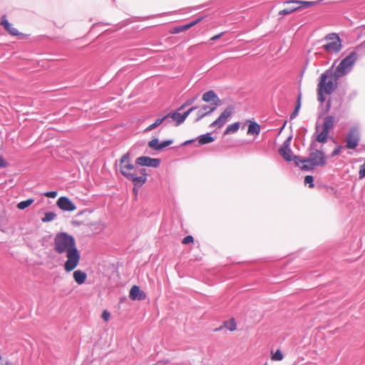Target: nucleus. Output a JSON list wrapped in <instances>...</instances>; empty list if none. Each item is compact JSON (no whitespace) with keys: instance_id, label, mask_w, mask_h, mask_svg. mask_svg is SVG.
<instances>
[{"instance_id":"45","label":"nucleus","mask_w":365,"mask_h":365,"mask_svg":"<svg viewBox=\"0 0 365 365\" xmlns=\"http://www.w3.org/2000/svg\"><path fill=\"white\" fill-rule=\"evenodd\" d=\"M185 105L182 106L181 108H180V110L184 108Z\"/></svg>"},{"instance_id":"19","label":"nucleus","mask_w":365,"mask_h":365,"mask_svg":"<svg viewBox=\"0 0 365 365\" xmlns=\"http://www.w3.org/2000/svg\"><path fill=\"white\" fill-rule=\"evenodd\" d=\"M319 1H297L292 0L291 3L297 4L299 9L302 8H307L310 6H317L319 4Z\"/></svg>"},{"instance_id":"18","label":"nucleus","mask_w":365,"mask_h":365,"mask_svg":"<svg viewBox=\"0 0 365 365\" xmlns=\"http://www.w3.org/2000/svg\"><path fill=\"white\" fill-rule=\"evenodd\" d=\"M73 277L74 281L79 285L83 284L86 282L87 279V274L85 272L77 269V270H73Z\"/></svg>"},{"instance_id":"39","label":"nucleus","mask_w":365,"mask_h":365,"mask_svg":"<svg viewBox=\"0 0 365 365\" xmlns=\"http://www.w3.org/2000/svg\"><path fill=\"white\" fill-rule=\"evenodd\" d=\"M7 166V163L2 156H0V168H4Z\"/></svg>"},{"instance_id":"5","label":"nucleus","mask_w":365,"mask_h":365,"mask_svg":"<svg viewBox=\"0 0 365 365\" xmlns=\"http://www.w3.org/2000/svg\"><path fill=\"white\" fill-rule=\"evenodd\" d=\"M322 48L328 53H336L341 48V41L338 34H329L323 39Z\"/></svg>"},{"instance_id":"21","label":"nucleus","mask_w":365,"mask_h":365,"mask_svg":"<svg viewBox=\"0 0 365 365\" xmlns=\"http://www.w3.org/2000/svg\"><path fill=\"white\" fill-rule=\"evenodd\" d=\"M261 127L260 125L254 121H250L248 129H247V134L248 135H258L260 133Z\"/></svg>"},{"instance_id":"44","label":"nucleus","mask_w":365,"mask_h":365,"mask_svg":"<svg viewBox=\"0 0 365 365\" xmlns=\"http://www.w3.org/2000/svg\"><path fill=\"white\" fill-rule=\"evenodd\" d=\"M192 140H187L185 143V145H187V144H189L190 143H191Z\"/></svg>"},{"instance_id":"2","label":"nucleus","mask_w":365,"mask_h":365,"mask_svg":"<svg viewBox=\"0 0 365 365\" xmlns=\"http://www.w3.org/2000/svg\"><path fill=\"white\" fill-rule=\"evenodd\" d=\"M119 171L133 185L142 187L147 181L148 173L145 168L135 167L132 163L129 153L124 154L119 160Z\"/></svg>"},{"instance_id":"25","label":"nucleus","mask_w":365,"mask_h":365,"mask_svg":"<svg viewBox=\"0 0 365 365\" xmlns=\"http://www.w3.org/2000/svg\"><path fill=\"white\" fill-rule=\"evenodd\" d=\"M240 127V123L239 122L232 123L227 127L226 130L224 132V135H226L235 133L239 130Z\"/></svg>"},{"instance_id":"8","label":"nucleus","mask_w":365,"mask_h":365,"mask_svg":"<svg viewBox=\"0 0 365 365\" xmlns=\"http://www.w3.org/2000/svg\"><path fill=\"white\" fill-rule=\"evenodd\" d=\"M359 133L356 128H352L349 131L346 142V148L349 149H355L359 144Z\"/></svg>"},{"instance_id":"14","label":"nucleus","mask_w":365,"mask_h":365,"mask_svg":"<svg viewBox=\"0 0 365 365\" xmlns=\"http://www.w3.org/2000/svg\"><path fill=\"white\" fill-rule=\"evenodd\" d=\"M0 24L11 36H15L21 34L19 30L14 27L13 24L9 22L6 15H3L1 17Z\"/></svg>"},{"instance_id":"38","label":"nucleus","mask_w":365,"mask_h":365,"mask_svg":"<svg viewBox=\"0 0 365 365\" xmlns=\"http://www.w3.org/2000/svg\"><path fill=\"white\" fill-rule=\"evenodd\" d=\"M58 192L56 191L46 192L44 195L47 197L54 198L57 196Z\"/></svg>"},{"instance_id":"33","label":"nucleus","mask_w":365,"mask_h":365,"mask_svg":"<svg viewBox=\"0 0 365 365\" xmlns=\"http://www.w3.org/2000/svg\"><path fill=\"white\" fill-rule=\"evenodd\" d=\"M300 101H301V96L299 95L298 96V98H297V106L295 108V110H294V112L291 115V118H295L297 115L299 109L300 108Z\"/></svg>"},{"instance_id":"1","label":"nucleus","mask_w":365,"mask_h":365,"mask_svg":"<svg viewBox=\"0 0 365 365\" xmlns=\"http://www.w3.org/2000/svg\"><path fill=\"white\" fill-rule=\"evenodd\" d=\"M52 246L56 254L65 256L63 269L66 272H71L78 266L81 254L73 236L66 232H59L54 235Z\"/></svg>"},{"instance_id":"9","label":"nucleus","mask_w":365,"mask_h":365,"mask_svg":"<svg viewBox=\"0 0 365 365\" xmlns=\"http://www.w3.org/2000/svg\"><path fill=\"white\" fill-rule=\"evenodd\" d=\"M135 163L140 166L158 168L160 165V160L158 158H151L148 156H141L136 159Z\"/></svg>"},{"instance_id":"31","label":"nucleus","mask_w":365,"mask_h":365,"mask_svg":"<svg viewBox=\"0 0 365 365\" xmlns=\"http://www.w3.org/2000/svg\"><path fill=\"white\" fill-rule=\"evenodd\" d=\"M187 31L185 25L174 27L170 30V33L172 34H178Z\"/></svg>"},{"instance_id":"6","label":"nucleus","mask_w":365,"mask_h":365,"mask_svg":"<svg viewBox=\"0 0 365 365\" xmlns=\"http://www.w3.org/2000/svg\"><path fill=\"white\" fill-rule=\"evenodd\" d=\"M356 60V55L355 53H351L349 56L344 58L340 63L334 68V72L339 75V77H342L348 73Z\"/></svg>"},{"instance_id":"27","label":"nucleus","mask_w":365,"mask_h":365,"mask_svg":"<svg viewBox=\"0 0 365 365\" xmlns=\"http://www.w3.org/2000/svg\"><path fill=\"white\" fill-rule=\"evenodd\" d=\"M224 327L230 331H234L237 329V324L234 319H230L225 322L224 323Z\"/></svg>"},{"instance_id":"10","label":"nucleus","mask_w":365,"mask_h":365,"mask_svg":"<svg viewBox=\"0 0 365 365\" xmlns=\"http://www.w3.org/2000/svg\"><path fill=\"white\" fill-rule=\"evenodd\" d=\"M56 205L63 211L72 212L76 210L75 204L67 197H60Z\"/></svg>"},{"instance_id":"36","label":"nucleus","mask_w":365,"mask_h":365,"mask_svg":"<svg viewBox=\"0 0 365 365\" xmlns=\"http://www.w3.org/2000/svg\"><path fill=\"white\" fill-rule=\"evenodd\" d=\"M365 177V163L360 167L359 171V178L362 179Z\"/></svg>"},{"instance_id":"20","label":"nucleus","mask_w":365,"mask_h":365,"mask_svg":"<svg viewBox=\"0 0 365 365\" xmlns=\"http://www.w3.org/2000/svg\"><path fill=\"white\" fill-rule=\"evenodd\" d=\"M279 153L282 155L284 159L288 162L292 160V152L291 149L289 148V145H284L282 148L279 149Z\"/></svg>"},{"instance_id":"12","label":"nucleus","mask_w":365,"mask_h":365,"mask_svg":"<svg viewBox=\"0 0 365 365\" xmlns=\"http://www.w3.org/2000/svg\"><path fill=\"white\" fill-rule=\"evenodd\" d=\"M146 297L147 295L145 292L141 290L139 286L133 285V287H131L129 292V298L131 300L143 301L145 300Z\"/></svg>"},{"instance_id":"35","label":"nucleus","mask_w":365,"mask_h":365,"mask_svg":"<svg viewBox=\"0 0 365 365\" xmlns=\"http://www.w3.org/2000/svg\"><path fill=\"white\" fill-rule=\"evenodd\" d=\"M193 242H194V238L192 235H187V236L185 237L182 240V243L184 245H187L189 243H193Z\"/></svg>"},{"instance_id":"4","label":"nucleus","mask_w":365,"mask_h":365,"mask_svg":"<svg viewBox=\"0 0 365 365\" xmlns=\"http://www.w3.org/2000/svg\"><path fill=\"white\" fill-rule=\"evenodd\" d=\"M294 163L302 170H310L316 166H324L327 164L326 157L322 151L314 150L311 152L309 158L300 160L297 157L294 158Z\"/></svg>"},{"instance_id":"13","label":"nucleus","mask_w":365,"mask_h":365,"mask_svg":"<svg viewBox=\"0 0 365 365\" xmlns=\"http://www.w3.org/2000/svg\"><path fill=\"white\" fill-rule=\"evenodd\" d=\"M202 100L207 103L211 102L210 106H216V108L221 105L220 99L213 91L205 93L202 96Z\"/></svg>"},{"instance_id":"17","label":"nucleus","mask_w":365,"mask_h":365,"mask_svg":"<svg viewBox=\"0 0 365 365\" xmlns=\"http://www.w3.org/2000/svg\"><path fill=\"white\" fill-rule=\"evenodd\" d=\"M291 2L292 1H289L284 3L286 6L284 9L279 11V15L285 16L299 10L297 4H294Z\"/></svg>"},{"instance_id":"11","label":"nucleus","mask_w":365,"mask_h":365,"mask_svg":"<svg viewBox=\"0 0 365 365\" xmlns=\"http://www.w3.org/2000/svg\"><path fill=\"white\" fill-rule=\"evenodd\" d=\"M196 109H197V106H194V107H192L191 108H190L186 112H185L183 114H181L178 112H175L173 113H169V114L165 115V117H166V118H169V117L171 118L173 120H175L176 122V125H178L180 123H183L185 120L187 115L191 112L195 110Z\"/></svg>"},{"instance_id":"40","label":"nucleus","mask_w":365,"mask_h":365,"mask_svg":"<svg viewBox=\"0 0 365 365\" xmlns=\"http://www.w3.org/2000/svg\"><path fill=\"white\" fill-rule=\"evenodd\" d=\"M341 148V147L339 146L338 148L334 149V151L331 153V155L332 156H336V155H339L340 153Z\"/></svg>"},{"instance_id":"42","label":"nucleus","mask_w":365,"mask_h":365,"mask_svg":"<svg viewBox=\"0 0 365 365\" xmlns=\"http://www.w3.org/2000/svg\"><path fill=\"white\" fill-rule=\"evenodd\" d=\"M138 187H139L138 186H135V185H134V187H133V192L135 193V195H138Z\"/></svg>"},{"instance_id":"28","label":"nucleus","mask_w":365,"mask_h":365,"mask_svg":"<svg viewBox=\"0 0 365 365\" xmlns=\"http://www.w3.org/2000/svg\"><path fill=\"white\" fill-rule=\"evenodd\" d=\"M34 199L29 198L26 200L21 201V202H19L17 204L16 207L19 210H24L26 207H29L34 202Z\"/></svg>"},{"instance_id":"30","label":"nucleus","mask_w":365,"mask_h":365,"mask_svg":"<svg viewBox=\"0 0 365 365\" xmlns=\"http://www.w3.org/2000/svg\"><path fill=\"white\" fill-rule=\"evenodd\" d=\"M56 217V214L53 212H46L44 217L41 219L43 222H48L53 220Z\"/></svg>"},{"instance_id":"26","label":"nucleus","mask_w":365,"mask_h":365,"mask_svg":"<svg viewBox=\"0 0 365 365\" xmlns=\"http://www.w3.org/2000/svg\"><path fill=\"white\" fill-rule=\"evenodd\" d=\"M329 133L322 128L316 138L317 141L320 143H325L327 141Z\"/></svg>"},{"instance_id":"16","label":"nucleus","mask_w":365,"mask_h":365,"mask_svg":"<svg viewBox=\"0 0 365 365\" xmlns=\"http://www.w3.org/2000/svg\"><path fill=\"white\" fill-rule=\"evenodd\" d=\"M172 143L173 141L170 140H165L163 143H159L158 138H153L148 143V146L152 149L160 150L163 148L170 145Z\"/></svg>"},{"instance_id":"37","label":"nucleus","mask_w":365,"mask_h":365,"mask_svg":"<svg viewBox=\"0 0 365 365\" xmlns=\"http://www.w3.org/2000/svg\"><path fill=\"white\" fill-rule=\"evenodd\" d=\"M110 317V314L107 310H104L102 313V319L105 322H108Z\"/></svg>"},{"instance_id":"43","label":"nucleus","mask_w":365,"mask_h":365,"mask_svg":"<svg viewBox=\"0 0 365 365\" xmlns=\"http://www.w3.org/2000/svg\"><path fill=\"white\" fill-rule=\"evenodd\" d=\"M330 108H331V100H329L327 103V111L329 110Z\"/></svg>"},{"instance_id":"23","label":"nucleus","mask_w":365,"mask_h":365,"mask_svg":"<svg viewBox=\"0 0 365 365\" xmlns=\"http://www.w3.org/2000/svg\"><path fill=\"white\" fill-rule=\"evenodd\" d=\"M334 125V118L331 115L326 116L324 119L322 128L329 132Z\"/></svg>"},{"instance_id":"34","label":"nucleus","mask_w":365,"mask_h":365,"mask_svg":"<svg viewBox=\"0 0 365 365\" xmlns=\"http://www.w3.org/2000/svg\"><path fill=\"white\" fill-rule=\"evenodd\" d=\"M305 184H309V187H314V179L312 175H307L304 178Z\"/></svg>"},{"instance_id":"32","label":"nucleus","mask_w":365,"mask_h":365,"mask_svg":"<svg viewBox=\"0 0 365 365\" xmlns=\"http://www.w3.org/2000/svg\"><path fill=\"white\" fill-rule=\"evenodd\" d=\"M202 17H200L187 24H185V27H186V29L188 30L190 29V28H192V26H195L196 24H197L198 23H200L202 20Z\"/></svg>"},{"instance_id":"29","label":"nucleus","mask_w":365,"mask_h":365,"mask_svg":"<svg viewBox=\"0 0 365 365\" xmlns=\"http://www.w3.org/2000/svg\"><path fill=\"white\" fill-rule=\"evenodd\" d=\"M166 119V117H163L162 118H158L155 120V121L150 125L148 127H147L145 129V132H148L154 128H155L156 127H158V125H160L163 121L164 120Z\"/></svg>"},{"instance_id":"24","label":"nucleus","mask_w":365,"mask_h":365,"mask_svg":"<svg viewBox=\"0 0 365 365\" xmlns=\"http://www.w3.org/2000/svg\"><path fill=\"white\" fill-rule=\"evenodd\" d=\"M284 354L279 349H277L276 351L272 350L270 351V359L272 361H281L284 359Z\"/></svg>"},{"instance_id":"7","label":"nucleus","mask_w":365,"mask_h":365,"mask_svg":"<svg viewBox=\"0 0 365 365\" xmlns=\"http://www.w3.org/2000/svg\"><path fill=\"white\" fill-rule=\"evenodd\" d=\"M234 112V108L232 106H228L224 109L220 113L218 118L214 120L210 125L211 128H221L232 115Z\"/></svg>"},{"instance_id":"22","label":"nucleus","mask_w":365,"mask_h":365,"mask_svg":"<svg viewBox=\"0 0 365 365\" xmlns=\"http://www.w3.org/2000/svg\"><path fill=\"white\" fill-rule=\"evenodd\" d=\"M214 140L215 138L212 136V134L210 133L201 135L197 138V143L199 145L208 144L212 143Z\"/></svg>"},{"instance_id":"15","label":"nucleus","mask_w":365,"mask_h":365,"mask_svg":"<svg viewBox=\"0 0 365 365\" xmlns=\"http://www.w3.org/2000/svg\"><path fill=\"white\" fill-rule=\"evenodd\" d=\"M216 109V106H203L201 108L197 107V117L196 120H200L205 115L212 113Z\"/></svg>"},{"instance_id":"3","label":"nucleus","mask_w":365,"mask_h":365,"mask_svg":"<svg viewBox=\"0 0 365 365\" xmlns=\"http://www.w3.org/2000/svg\"><path fill=\"white\" fill-rule=\"evenodd\" d=\"M339 78V75L334 72L333 68L321 74L317 84V96L320 103L325 101L324 95H330L337 88Z\"/></svg>"},{"instance_id":"41","label":"nucleus","mask_w":365,"mask_h":365,"mask_svg":"<svg viewBox=\"0 0 365 365\" xmlns=\"http://www.w3.org/2000/svg\"><path fill=\"white\" fill-rule=\"evenodd\" d=\"M222 34H223V33H220V34H216V35L213 36L210 38V40H212V41H215V40H217V39L220 38L222 36Z\"/></svg>"}]
</instances>
